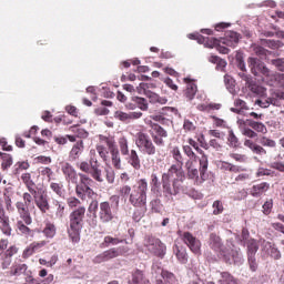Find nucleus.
I'll list each match as a JSON object with an SVG mask.
<instances>
[{"label": "nucleus", "mask_w": 284, "mask_h": 284, "mask_svg": "<svg viewBox=\"0 0 284 284\" xmlns=\"http://www.w3.org/2000/svg\"><path fill=\"white\" fill-rule=\"evenodd\" d=\"M135 145L141 154L144 156H155L159 152L156 143L150 138V135L143 131H139L135 134Z\"/></svg>", "instance_id": "nucleus-9"}, {"label": "nucleus", "mask_w": 284, "mask_h": 284, "mask_svg": "<svg viewBox=\"0 0 284 284\" xmlns=\"http://www.w3.org/2000/svg\"><path fill=\"white\" fill-rule=\"evenodd\" d=\"M19 253V247L17 245H11L8 247V240L0 239V268L10 270L12 265V256Z\"/></svg>", "instance_id": "nucleus-10"}, {"label": "nucleus", "mask_w": 284, "mask_h": 284, "mask_svg": "<svg viewBox=\"0 0 284 284\" xmlns=\"http://www.w3.org/2000/svg\"><path fill=\"white\" fill-rule=\"evenodd\" d=\"M148 125L151 128L149 134L151 135L153 143H155V145L159 148H163V145H165L164 139H168V131L164 130L159 123H154L152 121H149Z\"/></svg>", "instance_id": "nucleus-14"}, {"label": "nucleus", "mask_w": 284, "mask_h": 284, "mask_svg": "<svg viewBox=\"0 0 284 284\" xmlns=\"http://www.w3.org/2000/svg\"><path fill=\"white\" fill-rule=\"evenodd\" d=\"M239 41H241V36L236 31H226L225 36L220 38L222 45H226L227 48H236Z\"/></svg>", "instance_id": "nucleus-20"}, {"label": "nucleus", "mask_w": 284, "mask_h": 284, "mask_svg": "<svg viewBox=\"0 0 284 284\" xmlns=\"http://www.w3.org/2000/svg\"><path fill=\"white\" fill-rule=\"evenodd\" d=\"M190 148H194L197 154H201V158L199 159L200 163V174L202 181H205L207 179V168L210 166V161L207 160V154H205V151L199 148V142H196L194 139L189 138L187 144Z\"/></svg>", "instance_id": "nucleus-13"}, {"label": "nucleus", "mask_w": 284, "mask_h": 284, "mask_svg": "<svg viewBox=\"0 0 284 284\" xmlns=\"http://www.w3.org/2000/svg\"><path fill=\"white\" fill-rule=\"evenodd\" d=\"M30 224H26V221L23 219L18 220L16 223V230L22 234V236H30L32 234L31 229L28 226Z\"/></svg>", "instance_id": "nucleus-38"}, {"label": "nucleus", "mask_w": 284, "mask_h": 284, "mask_svg": "<svg viewBox=\"0 0 284 284\" xmlns=\"http://www.w3.org/2000/svg\"><path fill=\"white\" fill-rule=\"evenodd\" d=\"M115 119H118L119 121H131L130 120V113H125L123 111H116L114 114Z\"/></svg>", "instance_id": "nucleus-63"}, {"label": "nucleus", "mask_w": 284, "mask_h": 284, "mask_svg": "<svg viewBox=\"0 0 284 284\" xmlns=\"http://www.w3.org/2000/svg\"><path fill=\"white\" fill-rule=\"evenodd\" d=\"M26 272H28V264L14 262L7 274L8 276H21Z\"/></svg>", "instance_id": "nucleus-27"}, {"label": "nucleus", "mask_w": 284, "mask_h": 284, "mask_svg": "<svg viewBox=\"0 0 284 284\" xmlns=\"http://www.w3.org/2000/svg\"><path fill=\"white\" fill-rule=\"evenodd\" d=\"M48 245V241L42 240L39 242H32L23 252V257L28 258V256H32L34 252H39V250L45 247Z\"/></svg>", "instance_id": "nucleus-25"}, {"label": "nucleus", "mask_w": 284, "mask_h": 284, "mask_svg": "<svg viewBox=\"0 0 284 284\" xmlns=\"http://www.w3.org/2000/svg\"><path fill=\"white\" fill-rule=\"evenodd\" d=\"M262 245L263 250H265L270 254L271 258H274V261H281V251L278 250V247H276V244L263 240Z\"/></svg>", "instance_id": "nucleus-24"}, {"label": "nucleus", "mask_w": 284, "mask_h": 284, "mask_svg": "<svg viewBox=\"0 0 284 284\" xmlns=\"http://www.w3.org/2000/svg\"><path fill=\"white\" fill-rule=\"evenodd\" d=\"M77 168L80 169L78 176L80 180H77L75 185V194L80 201H85V199H94L97 193L92 189L94 185V181L98 183H103V171L101 170V162L99 161V156H97V152L93 151V154L90 155L89 162L81 161L78 163Z\"/></svg>", "instance_id": "nucleus-1"}, {"label": "nucleus", "mask_w": 284, "mask_h": 284, "mask_svg": "<svg viewBox=\"0 0 284 284\" xmlns=\"http://www.w3.org/2000/svg\"><path fill=\"white\" fill-rule=\"evenodd\" d=\"M121 243H128V241H125L124 239L106 235L104 236L103 242L100 244V247L103 250L105 247L121 245Z\"/></svg>", "instance_id": "nucleus-32"}, {"label": "nucleus", "mask_w": 284, "mask_h": 284, "mask_svg": "<svg viewBox=\"0 0 284 284\" xmlns=\"http://www.w3.org/2000/svg\"><path fill=\"white\" fill-rule=\"evenodd\" d=\"M128 163L133 168V170H141V158H139L136 150L130 151Z\"/></svg>", "instance_id": "nucleus-33"}, {"label": "nucleus", "mask_w": 284, "mask_h": 284, "mask_svg": "<svg viewBox=\"0 0 284 284\" xmlns=\"http://www.w3.org/2000/svg\"><path fill=\"white\" fill-rule=\"evenodd\" d=\"M53 204L57 207L55 217L57 219H63V216H65V204H63L62 202H59V200H55L53 202Z\"/></svg>", "instance_id": "nucleus-50"}, {"label": "nucleus", "mask_w": 284, "mask_h": 284, "mask_svg": "<svg viewBox=\"0 0 284 284\" xmlns=\"http://www.w3.org/2000/svg\"><path fill=\"white\" fill-rule=\"evenodd\" d=\"M255 103L260 108H270V105H276V106L281 105V101L277 100L276 98H267L265 101L256 100Z\"/></svg>", "instance_id": "nucleus-41"}, {"label": "nucleus", "mask_w": 284, "mask_h": 284, "mask_svg": "<svg viewBox=\"0 0 284 284\" xmlns=\"http://www.w3.org/2000/svg\"><path fill=\"white\" fill-rule=\"evenodd\" d=\"M213 214L214 216H219V214H223V202L219 200L213 202Z\"/></svg>", "instance_id": "nucleus-55"}, {"label": "nucleus", "mask_w": 284, "mask_h": 284, "mask_svg": "<svg viewBox=\"0 0 284 284\" xmlns=\"http://www.w3.org/2000/svg\"><path fill=\"white\" fill-rule=\"evenodd\" d=\"M50 190L57 194V196H63L65 190L63 189V182H50Z\"/></svg>", "instance_id": "nucleus-43"}, {"label": "nucleus", "mask_w": 284, "mask_h": 284, "mask_svg": "<svg viewBox=\"0 0 284 284\" xmlns=\"http://www.w3.org/2000/svg\"><path fill=\"white\" fill-rule=\"evenodd\" d=\"M270 191V183L267 182H261V183H256L254 184L251 190H250V194L251 196H253L254 199H261V196H263V194H265L266 192Z\"/></svg>", "instance_id": "nucleus-22"}, {"label": "nucleus", "mask_w": 284, "mask_h": 284, "mask_svg": "<svg viewBox=\"0 0 284 284\" xmlns=\"http://www.w3.org/2000/svg\"><path fill=\"white\" fill-rule=\"evenodd\" d=\"M244 245L247 247V256H256V252H258V242L256 240L250 239Z\"/></svg>", "instance_id": "nucleus-40"}, {"label": "nucleus", "mask_w": 284, "mask_h": 284, "mask_svg": "<svg viewBox=\"0 0 284 284\" xmlns=\"http://www.w3.org/2000/svg\"><path fill=\"white\" fill-rule=\"evenodd\" d=\"M4 206L3 199L0 197V232L4 236H12V224L10 222V215L7 213L14 210V206H12V197H10V195L4 194Z\"/></svg>", "instance_id": "nucleus-6"}, {"label": "nucleus", "mask_w": 284, "mask_h": 284, "mask_svg": "<svg viewBox=\"0 0 284 284\" xmlns=\"http://www.w3.org/2000/svg\"><path fill=\"white\" fill-rule=\"evenodd\" d=\"M171 155L175 161V165H178L180 170H183V165H185V158L183 156L181 149L179 146H173L171 150Z\"/></svg>", "instance_id": "nucleus-29"}, {"label": "nucleus", "mask_w": 284, "mask_h": 284, "mask_svg": "<svg viewBox=\"0 0 284 284\" xmlns=\"http://www.w3.org/2000/svg\"><path fill=\"white\" fill-rule=\"evenodd\" d=\"M60 168L67 181H71V183H77V181H79V174L77 173V170H74V166H72V164L62 161L60 162Z\"/></svg>", "instance_id": "nucleus-21"}, {"label": "nucleus", "mask_w": 284, "mask_h": 284, "mask_svg": "<svg viewBox=\"0 0 284 284\" xmlns=\"http://www.w3.org/2000/svg\"><path fill=\"white\" fill-rule=\"evenodd\" d=\"M161 184L164 196L172 199V196H176L183 190V175L173 180H161Z\"/></svg>", "instance_id": "nucleus-12"}, {"label": "nucleus", "mask_w": 284, "mask_h": 284, "mask_svg": "<svg viewBox=\"0 0 284 284\" xmlns=\"http://www.w3.org/2000/svg\"><path fill=\"white\" fill-rule=\"evenodd\" d=\"M144 247H146L150 254H153L159 258H163V256H165V252H168V246L161 242V239L154 235H146L144 237Z\"/></svg>", "instance_id": "nucleus-11"}, {"label": "nucleus", "mask_w": 284, "mask_h": 284, "mask_svg": "<svg viewBox=\"0 0 284 284\" xmlns=\"http://www.w3.org/2000/svg\"><path fill=\"white\" fill-rule=\"evenodd\" d=\"M152 272H154L155 274H161L162 278H165L166 281L174 280V274L168 271H163V268H161V266H159L158 264H153Z\"/></svg>", "instance_id": "nucleus-42"}, {"label": "nucleus", "mask_w": 284, "mask_h": 284, "mask_svg": "<svg viewBox=\"0 0 284 284\" xmlns=\"http://www.w3.org/2000/svg\"><path fill=\"white\" fill-rule=\"evenodd\" d=\"M200 43H204L205 48H216L219 43H221V39L216 38H204V41L202 40Z\"/></svg>", "instance_id": "nucleus-52"}, {"label": "nucleus", "mask_w": 284, "mask_h": 284, "mask_svg": "<svg viewBox=\"0 0 284 284\" xmlns=\"http://www.w3.org/2000/svg\"><path fill=\"white\" fill-rule=\"evenodd\" d=\"M0 156L2 159L1 168L3 171L12 168L13 160L11 154L0 152Z\"/></svg>", "instance_id": "nucleus-44"}, {"label": "nucleus", "mask_w": 284, "mask_h": 284, "mask_svg": "<svg viewBox=\"0 0 284 284\" xmlns=\"http://www.w3.org/2000/svg\"><path fill=\"white\" fill-rule=\"evenodd\" d=\"M200 112H212V110H221L220 103H203L197 105Z\"/></svg>", "instance_id": "nucleus-47"}, {"label": "nucleus", "mask_w": 284, "mask_h": 284, "mask_svg": "<svg viewBox=\"0 0 284 284\" xmlns=\"http://www.w3.org/2000/svg\"><path fill=\"white\" fill-rule=\"evenodd\" d=\"M256 176H274V171L265 168H260L256 172Z\"/></svg>", "instance_id": "nucleus-62"}, {"label": "nucleus", "mask_w": 284, "mask_h": 284, "mask_svg": "<svg viewBox=\"0 0 284 284\" xmlns=\"http://www.w3.org/2000/svg\"><path fill=\"white\" fill-rule=\"evenodd\" d=\"M129 284H150V280L145 277V274L143 271L136 268L132 273V280L129 281Z\"/></svg>", "instance_id": "nucleus-31"}, {"label": "nucleus", "mask_w": 284, "mask_h": 284, "mask_svg": "<svg viewBox=\"0 0 284 284\" xmlns=\"http://www.w3.org/2000/svg\"><path fill=\"white\" fill-rule=\"evenodd\" d=\"M248 128H252L253 131L260 132L261 134H267V126L262 122H256L254 120H246Z\"/></svg>", "instance_id": "nucleus-39"}, {"label": "nucleus", "mask_w": 284, "mask_h": 284, "mask_svg": "<svg viewBox=\"0 0 284 284\" xmlns=\"http://www.w3.org/2000/svg\"><path fill=\"white\" fill-rule=\"evenodd\" d=\"M244 146L248 148V150H251L253 154H258L260 156L267 154V151L263 149V146L256 144L254 141L250 139L244 140Z\"/></svg>", "instance_id": "nucleus-30"}, {"label": "nucleus", "mask_w": 284, "mask_h": 284, "mask_svg": "<svg viewBox=\"0 0 284 284\" xmlns=\"http://www.w3.org/2000/svg\"><path fill=\"white\" fill-rule=\"evenodd\" d=\"M176 112H179V110H176L175 108L164 106V108H162L160 114L162 116H170L172 119V115L176 114Z\"/></svg>", "instance_id": "nucleus-53"}, {"label": "nucleus", "mask_w": 284, "mask_h": 284, "mask_svg": "<svg viewBox=\"0 0 284 284\" xmlns=\"http://www.w3.org/2000/svg\"><path fill=\"white\" fill-rule=\"evenodd\" d=\"M234 106L235 108H231V112H234L235 114H243L245 110H250L247 102L243 101L242 99H235Z\"/></svg>", "instance_id": "nucleus-35"}, {"label": "nucleus", "mask_w": 284, "mask_h": 284, "mask_svg": "<svg viewBox=\"0 0 284 284\" xmlns=\"http://www.w3.org/2000/svg\"><path fill=\"white\" fill-rule=\"evenodd\" d=\"M22 200L16 202V209L17 212L20 216V219H22V221H24V223L27 225H32V214H30V210H34V194H32V192H24L22 194Z\"/></svg>", "instance_id": "nucleus-7"}, {"label": "nucleus", "mask_w": 284, "mask_h": 284, "mask_svg": "<svg viewBox=\"0 0 284 284\" xmlns=\"http://www.w3.org/2000/svg\"><path fill=\"white\" fill-rule=\"evenodd\" d=\"M95 150L104 163L108 164L111 161L115 170H121V153L119 152L114 136L100 134Z\"/></svg>", "instance_id": "nucleus-3"}, {"label": "nucleus", "mask_w": 284, "mask_h": 284, "mask_svg": "<svg viewBox=\"0 0 284 284\" xmlns=\"http://www.w3.org/2000/svg\"><path fill=\"white\" fill-rule=\"evenodd\" d=\"M83 140L78 141L69 152V161H78L83 154Z\"/></svg>", "instance_id": "nucleus-28"}, {"label": "nucleus", "mask_w": 284, "mask_h": 284, "mask_svg": "<svg viewBox=\"0 0 284 284\" xmlns=\"http://www.w3.org/2000/svg\"><path fill=\"white\" fill-rule=\"evenodd\" d=\"M209 245L211 250H214V252H219L223 247V242H221V237L219 235H216L215 233H211L209 239Z\"/></svg>", "instance_id": "nucleus-34"}, {"label": "nucleus", "mask_w": 284, "mask_h": 284, "mask_svg": "<svg viewBox=\"0 0 284 284\" xmlns=\"http://www.w3.org/2000/svg\"><path fill=\"white\" fill-rule=\"evenodd\" d=\"M232 261L229 260L230 265L234 263V265H241L243 263V254H241L236 250H232L230 253Z\"/></svg>", "instance_id": "nucleus-49"}, {"label": "nucleus", "mask_w": 284, "mask_h": 284, "mask_svg": "<svg viewBox=\"0 0 284 284\" xmlns=\"http://www.w3.org/2000/svg\"><path fill=\"white\" fill-rule=\"evenodd\" d=\"M118 143H119V148L122 156H128V154H130V146L128 145V139L125 136H122L119 139Z\"/></svg>", "instance_id": "nucleus-48"}, {"label": "nucleus", "mask_w": 284, "mask_h": 284, "mask_svg": "<svg viewBox=\"0 0 284 284\" xmlns=\"http://www.w3.org/2000/svg\"><path fill=\"white\" fill-rule=\"evenodd\" d=\"M89 212H93V214H97L98 212V219L103 225L114 221V212H112V205H110V202L108 201L100 203L98 201H92L89 205Z\"/></svg>", "instance_id": "nucleus-8"}, {"label": "nucleus", "mask_w": 284, "mask_h": 284, "mask_svg": "<svg viewBox=\"0 0 284 284\" xmlns=\"http://www.w3.org/2000/svg\"><path fill=\"white\" fill-rule=\"evenodd\" d=\"M247 63L254 77H258V74H263V77L272 75V72L270 71V69H267V67H265V63L261 62V60L256 58H248Z\"/></svg>", "instance_id": "nucleus-17"}, {"label": "nucleus", "mask_w": 284, "mask_h": 284, "mask_svg": "<svg viewBox=\"0 0 284 284\" xmlns=\"http://www.w3.org/2000/svg\"><path fill=\"white\" fill-rule=\"evenodd\" d=\"M260 143L264 148H276V142L272 139L266 138V136H262L260 139Z\"/></svg>", "instance_id": "nucleus-56"}, {"label": "nucleus", "mask_w": 284, "mask_h": 284, "mask_svg": "<svg viewBox=\"0 0 284 284\" xmlns=\"http://www.w3.org/2000/svg\"><path fill=\"white\" fill-rule=\"evenodd\" d=\"M232 199L233 201H243V199H247V191L245 189L236 191Z\"/></svg>", "instance_id": "nucleus-60"}, {"label": "nucleus", "mask_w": 284, "mask_h": 284, "mask_svg": "<svg viewBox=\"0 0 284 284\" xmlns=\"http://www.w3.org/2000/svg\"><path fill=\"white\" fill-rule=\"evenodd\" d=\"M227 141L231 148H239V138H236L234 131L229 132Z\"/></svg>", "instance_id": "nucleus-58"}, {"label": "nucleus", "mask_w": 284, "mask_h": 284, "mask_svg": "<svg viewBox=\"0 0 284 284\" xmlns=\"http://www.w3.org/2000/svg\"><path fill=\"white\" fill-rule=\"evenodd\" d=\"M183 82L186 83L184 95L186 97V99H189V101H192V99L196 97V92H197L196 83H194V80L190 78H184Z\"/></svg>", "instance_id": "nucleus-26"}, {"label": "nucleus", "mask_w": 284, "mask_h": 284, "mask_svg": "<svg viewBox=\"0 0 284 284\" xmlns=\"http://www.w3.org/2000/svg\"><path fill=\"white\" fill-rule=\"evenodd\" d=\"M21 181L24 183L28 192L33 194L36 207H38L41 214H48V212H50V197L45 190L40 189L37 191V189H34L37 184L34 183V180H32V174L30 173H22Z\"/></svg>", "instance_id": "nucleus-4"}, {"label": "nucleus", "mask_w": 284, "mask_h": 284, "mask_svg": "<svg viewBox=\"0 0 284 284\" xmlns=\"http://www.w3.org/2000/svg\"><path fill=\"white\" fill-rule=\"evenodd\" d=\"M119 256H123V248L121 247H112L100 254H98L93 258V263L99 265L101 263H108V261H112V258H119Z\"/></svg>", "instance_id": "nucleus-16"}, {"label": "nucleus", "mask_w": 284, "mask_h": 284, "mask_svg": "<svg viewBox=\"0 0 284 284\" xmlns=\"http://www.w3.org/2000/svg\"><path fill=\"white\" fill-rule=\"evenodd\" d=\"M176 175V179H181L183 176V181H185V174L183 173V169L176 164H172L166 173L162 174L161 181H171L172 176Z\"/></svg>", "instance_id": "nucleus-23"}, {"label": "nucleus", "mask_w": 284, "mask_h": 284, "mask_svg": "<svg viewBox=\"0 0 284 284\" xmlns=\"http://www.w3.org/2000/svg\"><path fill=\"white\" fill-rule=\"evenodd\" d=\"M183 129L185 130V132H194V130H196V125L194 124V122L185 119L183 123Z\"/></svg>", "instance_id": "nucleus-61"}, {"label": "nucleus", "mask_w": 284, "mask_h": 284, "mask_svg": "<svg viewBox=\"0 0 284 284\" xmlns=\"http://www.w3.org/2000/svg\"><path fill=\"white\" fill-rule=\"evenodd\" d=\"M154 88L153 84L141 82L136 88L139 94H145L150 101V103H160V105H165L168 103V98H163L154 92L148 91V89Z\"/></svg>", "instance_id": "nucleus-15"}, {"label": "nucleus", "mask_w": 284, "mask_h": 284, "mask_svg": "<svg viewBox=\"0 0 284 284\" xmlns=\"http://www.w3.org/2000/svg\"><path fill=\"white\" fill-rule=\"evenodd\" d=\"M182 150H183V153L185 154V156H187L186 161H193V163H196V159H199V158L196 156V153L194 152L192 146H190L187 144H183Z\"/></svg>", "instance_id": "nucleus-46"}, {"label": "nucleus", "mask_w": 284, "mask_h": 284, "mask_svg": "<svg viewBox=\"0 0 284 284\" xmlns=\"http://www.w3.org/2000/svg\"><path fill=\"white\" fill-rule=\"evenodd\" d=\"M271 63L276 68V70L284 72V58L273 59Z\"/></svg>", "instance_id": "nucleus-59"}, {"label": "nucleus", "mask_w": 284, "mask_h": 284, "mask_svg": "<svg viewBox=\"0 0 284 284\" xmlns=\"http://www.w3.org/2000/svg\"><path fill=\"white\" fill-rule=\"evenodd\" d=\"M67 205L71 210H74V207H79L81 205V200L78 197L71 196L67 199Z\"/></svg>", "instance_id": "nucleus-54"}, {"label": "nucleus", "mask_w": 284, "mask_h": 284, "mask_svg": "<svg viewBox=\"0 0 284 284\" xmlns=\"http://www.w3.org/2000/svg\"><path fill=\"white\" fill-rule=\"evenodd\" d=\"M119 194L122 199H128L130 205L135 210H145L148 207V180L140 179L133 186L123 184Z\"/></svg>", "instance_id": "nucleus-2"}, {"label": "nucleus", "mask_w": 284, "mask_h": 284, "mask_svg": "<svg viewBox=\"0 0 284 284\" xmlns=\"http://www.w3.org/2000/svg\"><path fill=\"white\" fill-rule=\"evenodd\" d=\"M180 236L183 243L189 246L193 254H201V241L199 239H196L190 232H183L180 234Z\"/></svg>", "instance_id": "nucleus-18"}, {"label": "nucleus", "mask_w": 284, "mask_h": 284, "mask_svg": "<svg viewBox=\"0 0 284 284\" xmlns=\"http://www.w3.org/2000/svg\"><path fill=\"white\" fill-rule=\"evenodd\" d=\"M41 176H47L48 183H52L54 181V171L50 169V166H43L40 171Z\"/></svg>", "instance_id": "nucleus-51"}, {"label": "nucleus", "mask_w": 284, "mask_h": 284, "mask_svg": "<svg viewBox=\"0 0 284 284\" xmlns=\"http://www.w3.org/2000/svg\"><path fill=\"white\" fill-rule=\"evenodd\" d=\"M175 256L180 263H187V253L185 251L178 250Z\"/></svg>", "instance_id": "nucleus-64"}, {"label": "nucleus", "mask_w": 284, "mask_h": 284, "mask_svg": "<svg viewBox=\"0 0 284 284\" xmlns=\"http://www.w3.org/2000/svg\"><path fill=\"white\" fill-rule=\"evenodd\" d=\"M133 103L139 108V110H142V112H148L149 104L148 100L145 98L141 97H133L132 98Z\"/></svg>", "instance_id": "nucleus-45"}, {"label": "nucleus", "mask_w": 284, "mask_h": 284, "mask_svg": "<svg viewBox=\"0 0 284 284\" xmlns=\"http://www.w3.org/2000/svg\"><path fill=\"white\" fill-rule=\"evenodd\" d=\"M42 234H44L45 239H54L57 236V225L50 221L45 222Z\"/></svg>", "instance_id": "nucleus-36"}, {"label": "nucleus", "mask_w": 284, "mask_h": 284, "mask_svg": "<svg viewBox=\"0 0 284 284\" xmlns=\"http://www.w3.org/2000/svg\"><path fill=\"white\" fill-rule=\"evenodd\" d=\"M194 161L190 160L185 162L186 176L190 181H194V183H203V178H201V166L196 169L194 165Z\"/></svg>", "instance_id": "nucleus-19"}, {"label": "nucleus", "mask_w": 284, "mask_h": 284, "mask_svg": "<svg viewBox=\"0 0 284 284\" xmlns=\"http://www.w3.org/2000/svg\"><path fill=\"white\" fill-rule=\"evenodd\" d=\"M85 219V206H78L69 215L68 235L70 241L79 243L81 241V230H83V221Z\"/></svg>", "instance_id": "nucleus-5"}, {"label": "nucleus", "mask_w": 284, "mask_h": 284, "mask_svg": "<svg viewBox=\"0 0 284 284\" xmlns=\"http://www.w3.org/2000/svg\"><path fill=\"white\" fill-rule=\"evenodd\" d=\"M246 88H248V90L253 93L256 94L257 97H265V88L256 84V82L254 80L250 81L246 84Z\"/></svg>", "instance_id": "nucleus-37"}, {"label": "nucleus", "mask_w": 284, "mask_h": 284, "mask_svg": "<svg viewBox=\"0 0 284 284\" xmlns=\"http://www.w3.org/2000/svg\"><path fill=\"white\" fill-rule=\"evenodd\" d=\"M52 281H54V275L53 274H49L48 276H47V278L45 280H37V278H32L31 281H30V284H50V283H52Z\"/></svg>", "instance_id": "nucleus-57"}]
</instances>
